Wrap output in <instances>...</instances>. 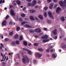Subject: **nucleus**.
Returning a JSON list of instances; mask_svg holds the SVG:
<instances>
[{"mask_svg": "<svg viewBox=\"0 0 66 66\" xmlns=\"http://www.w3.org/2000/svg\"><path fill=\"white\" fill-rule=\"evenodd\" d=\"M21 53L22 55L23 56L22 59V61L23 63L25 64L27 62L29 63V58L26 56L24 55L23 52H21Z\"/></svg>", "mask_w": 66, "mask_h": 66, "instance_id": "f257e3e1", "label": "nucleus"}, {"mask_svg": "<svg viewBox=\"0 0 66 66\" xmlns=\"http://www.w3.org/2000/svg\"><path fill=\"white\" fill-rule=\"evenodd\" d=\"M59 4L60 5V6H62L63 8V7L64 6V5L66 7V0H65L64 2L62 1H60L59 2Z\"/></svg>", "mask_w": 66, "mask_h": 66, "instance_id": "f03ea898", "label": "nucleus"}, {"mask_svg": "<svg viewBox=\"0 0 66 66\" xmlns=\"http://www.w3.org/2000/svg\"><path fill=\"white\" fill-rule=\"evenodd\" d=\"M23 49L24 50H25V51H27L28 53L29 54H30V55H31V54H32V53L31 51L29 50L28 49H27V48H23Z\"/></svg>", "mask_w": 66, "mask_h": 66, "instance_id": "7ed1b4c3", "label": "nucleus"}, {"mask_svg": "<svg viewBox=\"0 0 66 66\" xmlns=\"http://www.w3.org/2000/svg\"><path fill=\"white\" fill-rule=\"evenodd\" d=\"M10 13L11 15L13 16H15V13L14 12V11L13 9H11L10 10Z\"/></svg>", "mask_w": 66, "mask_h": 66, "instance_id": "20e7f679", "label": "nucleus"}, {"mask_svg": "<svg viewBox=\"0 0 66 66\" xmlns=\"http://www.w3.org/2000/svg\"><path fill=\"white\" fill-rule=\"evenodd\" d=\"M61 10V8L60 7H58L56 9V12L58 14L60 13V11Z\"/></svg>", "mask_w": 66, "mask_h": 66, "instance_id": "39448f33", "label": "nucleus"}, {"mask_svg": "<svg viewBox=\"0 0 66 66\" xmlns=\"http://www.w3.org/2000/svg\"><path fill=\"white\" fill-rule=\"evenodd\" d=\"M34 31L37 32V33H40V32H41V30L40 28H37Z\"/></svg>", "mask_w": 66, "mask_h": 66, "instance_id": "423d86ee", "label": "nucleus"}, {"mask_svg": "<svg viewBox=\"0 0 66 66\" xmlns=\"http://www.w3.org/2000/svg\"><path fill=\"white\" fill-rule=\"evenodd\" d=\"M36 56H37L38 57L40 58L41 56H42V54H40L39 53H36Z\"/></svg>", "mask_w": 66, "mask_h": 66, "instance_id": "0eeeda50", "label": "nucleus"}, {"mask_svg": "<svg viewBox=\"0 0 66 66\" xmlns=\"http://www.w3.org/2000/svg\"><path fill=\"white\" fill-rule=\"evenodd\" d=\"M49 41V39H44L42 40L43 43H45L47 42H48Z\"/></svg>", "mask_w": 66, "mask_h": 66, "instance_id": "6e6552de", "label": "nucleus"}, {"mask_svg": "<svg viewBox=\"0 0 66 66\" xmlns=\"http://www.w3.org/2000/svg\"><path fill=\"white\" fill-rule=\"evenodd\" d=\"M53 33L54 35H56V34H57V29H55L53 31Z\"/></svg>", "mask_w": 66, "mask_h": 66, "instance_id": "1a4fd4ad", "label": "nucleus"}, {"mask_svg": "<svg viewBox=\"0 0 66 66\" xmlns=\"http://www.w3.org/2000/svg\"><path fill=\"white\" fill-rule=\"evenodd\" d=\"M48 14L49 15V16L51 18H53V16H52V13H51V12H48Z\"/></svg>", "mask_w": 66, "mask_h": 66, "instance_id": "9d476101", "label": "nucleus"}, {"mask_svg": "<svg viewBox=\"0 0 66 66\" xmlns=\"http://www.w3.org/2000/svg\"><path fill=\"white\" fill-rule=\"evenodd\" d=\"M28 6H33V3H29L28 4Z\"/></svg>", "mask_w": 66, "mask_h": 66, "instance_id": "9b49d317", "label": "nucleus"}, {"mask_svg": "<svg viewBox=\"0 0 66 66\" xmlns=\"http://www.w3.org/2000/svg\"><path fill=\"white\" fill-rule=\"evenodd\" d=\"M60 19L62 21H64L65 20V18L64 16H62L60 17Z\"/></svg>", "mask_w": 66, "mask_h": 66, "instance_id": "f8f14e48", "label": "nucleus"}, {"mask_svg": "<svg viewBox=\"0 0 66 66\" xmlns=\"http://www.w3.org/2000/svg\"><path fill=\"white\" fill-rule=\"evenodd\" d=\"M39 18L41 19V20H43V16L42 15L40 14L39 15Z\"/></svg>", "mask_w": 66, "mask_h": 66, "instance_id": "ddd939ff", "label": "nucleus"}, {"mask_svg": "<svg viewBox=\"0 0 66 66\" xmlns=\"http://www.w3.org/2000/svg\"><path fill=\"white\" fill-rule=\"evenodd\" d=\"M53 4L51 3L50 5V9H52L53 8Z\"/></svg>", "mask_w": 66, "mask_h": 66, "instance_id": "4468645a", "label": "nucleus"}, {"mask_svg": "<svg viewBox=\"0 0 66 66\" xmlns=\"http://www.w3.org/2000/svg\"><path fill=\"white\" fill-rule=\"evenodd\" d=\"M37 3V2L36 0H34L33 1V6H35L36 4V3Z\"/></svg>", "mask_w": 66, "mask_h": 66, "instance_id": "2eb2a0df", "label": "nucleus"}, {"mask_svg": "<svg viewBox=\"0 0 66 66\" xmlns=\"http://www.w3.org/2000/svg\"><path fill=\"white\" fill-rule=\"evenodd\" d=\"M18 35L15 34L14 35V37L15 39H17L18 38Z\"/></svg>", "mask_w": 66, "mask_h": 66, "instance_id": "dca6fc26", "label": "nucleus"}, {"mask_svg": "<svg viewBox=\"0 0 66 66\" xmlns=\"http://www.w3.org/2000/svg\"><path fill=\"white\" fill-rule=\"evenodd\" d=\"M38 50L39 51H41V52H43V51H44V49H43L42 48H38Z\"/></svg>", "mask_w": 66, "mask_h": 66, "instance_id": "f3484780", "label": "nucleus"}, {"mask_svg": "<svg viewBox=\"0 0 66 66\" xmlns=\"http://www.w3.org/2000/svg\"><path fill=\"white\" fill-rule=\"evenodd\" d=\"M6 21H5V20L3 22V23H2V25L5 26V25H6Z\"/></svg>", "mask_w": 66, "mask_h": 66, "instance_id": "a211bd4d", "label": "nucleus"}, {"mask_svg": "<svg viewBox=\"0 0 66 66\" xmlns=\"http://www.w3.org/2000/svg\"><path fill=\"white\" fill-rule=\"evenodd\" d=\"M16 3L18 5H20L21 3V2H20V1L19 0H18L16 1Z\"/></svg>", "mask_w": 66, "mask_h": 66, "instance_id": "6ab92c4d", "label": "nucleus"}, {"mask_svg": "<svg viewBox=\"0 0 66 66\" xmlns=\"http://www.w3.org/2000/svg\"><path fill=\"white\" fill-rule=\"evenodd\" d=\"M22 39H23V37H22L21 35L20 36L19 38L20 41L22 40Z\"/></svg>", "mask_w": 66, "mask_h": 66, "instance_id": "aec40b11", "label": "nucleus"}, {"mask_svg": "<svg viewBox=\"0 0 66 66\" xmlns=\"http://www.w3.org/2000/svg\"><path fill=\"white\" fill-rule=\"evenodd\" d=\"M21 16L22 17H25L26 15H25V14L24 13H22L21 14Z\"/></svg>", "mask_w": 66, "mask_h": 66, "instance_id": "412c9836", "label": "nucleus"}, {"mask_svg": "<svg viewBox=\"0 0 66 66\" xmlns=\"http://www.w3.org/2000/svg\"><path fill=\"white\" fill-rule=\"evenodd\" d=\"M23 44L24 45V46H27V45H28L27 42H25V41L23 42Z\"/></svg>", "mask_w": 66, "mask_h": 66, "instance_id": "4be33fe9", "label": "nucleus"}, {"mask_svg": "<svg viewBox=\"0 0 66 66\" xmlns=\"http://www.w3.org/2000/svg\"><path fill=\"white\" fill-rule=\"evenodd\" d=\"M30 19L31 20H33V16H30Z\"/></svg>", "mask_w": 66, "mask_h": 66, "instance_id": "5701e85b", "label": "nucleus"}, {"mask_svg": "<svg viewBox=\"0 0 66 66\" xmlns=\"http://www.w3.org/2000/svg\"><path fill=\"white\" fill-rule=\"evenodd\" d=\"M47 21V23L49 24H50V23H51L52 22L51 21H50V20H48Z\"/></svg>", "mask_w": 66, "mask_h": 66, "instance_id": "b1692460", "label": "nucleus"}, {"mask_svg": "<svg viewBox=\"0 0 66 66\" xmlns=\"http://www.w3.org/2000/svg\"><path fill=\"white\" fill-rule=\"evenodd\" d=\"M15 43L17 45H19V44H20V42L19 41H15Z\"/></svg>", "mask_w": 66, "mask_h": 66, "instance_id": "393cba45", "label": "nucleus"}, {"mask_svg": "<svg viewBox=\"0 0 66 66\" xmlns=\"http://www.w3.org/2000/svg\"><path fill=\"white\" fill-rule=\"evenodd\" d=\"M1 47H0V49H2V47H4V46H3V44L2 43H1Z\"/></svg>", "mask_w": 66, "mask_h": 66, "instance_id": "a878e982", "label": "nucleus"}, {"mask_svg": "<svg viewBox=\"0 0 66 66\" xmlns=\"http://www.w3.org/2000/svg\"><path fill=\"white\" fill-rule=\"evenodd\" d=\"M34 45L35 46H36L37 47L38 46V43H36L34 44Z\"/></svg>", "mask_w": 66, "mask_h": 66, "instance_id": "bb28decb", "label": "nucleus"}, {"mask_svg": "<svg viewBox=\"0 0 66 66\" xmlns=\"http://www.w3.org/2000/svg\"><path fill=\"white\" fill-rule=\"evenodd\" d=\"M34 64H36L37 63V60H34Z\"/></svg>", "mask_w": 66, "mask_h": 66, "instance_id": "cd10ccee", "label": "nucleus"}, {"mask_svg": "<svg viewBox=\"0 0 66 66\" xmlns=\"http://www.w3.org/2000/svg\"><path fill=\"white\" fill-rule=\"evenodd\" d=\"M24 27H26V28H30V26L26 24L24 26Z\"/></svg>", "mask_w": 66, "mask_h": 66, "instance_id": "c85d7f7f", "label": "nucleus"}, {"mask_svg": "<svg viewBox=\"0 0 66 66\" xmlns=\"http://www.w3.org/2000/svg\"><path fill=\"white\" fill-rule=\"evenodd\" d=\"M16 31H18L19 30H20V27H16Z\"/></svg>", "mask_w": 66, "mask_h": 66, "instance_id": "c756f323", "label": "nucleus"}, {"mask_svg": "<svg viewBox=\"0 0 66 66\" xmlns=\"http://www.w3.org/2000/svg\"><path fill=\"white\" fill-rule=\"evenodd\" d=\"M9 35L10 36H12V35H13V32L12 31V32H10L9 33Z\"/></svg>", "mask_w": 66, "mask_h": 66, "instance_id": "7c9ffc66", "label": "nucleus"}, {"mask_svg": "<svg viewBox=\"0 0 66 66\" xmlns=\"http://www.w3.org/2000/svg\"><path fill=\"white\" fill-rule=\"evenodd\" d=\"M44 9L45 11H46L48 10V7L45 6V7H44Z\"/></svg>", "mask_w": 66, "mask_h": 66, "instance_id": "2f4dec72", "label": "nucleus"}, {"mask_svg": "<svg viewBox=\"0 0 66 66\" xmlns=\"http://www.w3.org/2000/svg\"><path fill=\"white\" fill-rule=\"evenodd\" d=\"M44 15L45 17H47V14L46 12H45L44 13Z\"/></svg>", "mask_w": 66, "mask_h": 66, "instance_id": "473e14b6", "label": "nucleus"}, {"mask_svg": "<svg viewBox=\"0 0 66 66\" xmlns=\"http://www.w3.org/2000/svg\"><path fill=\"white\" fill-rule=\"evenodd\" d=\"M57 4H55V6L54 7V9H55L56 7H57Z\"/></svg>", "mask_w": 66, "mask_h": 66, "instance_id": "72a5a7b5", "label": "nucleus"}, {"mask_svg": "<svg viewBox=\"0 0 66 66\" xmlns=\"http://www.w3.org/2000/svg\"><path fill=\"white\" fill-rule=\"evenodd\" d=\"M48 3H50L52 2V0H47Z\"/></svg>", "mask_w": 66, "mask_h": 66, "instance_id": "f704fd0d", "label": "nucleus"}, {"mask_svg": "<svg viewBox=\"0 0 66 66\" xmlns=\"http://www.w3.org/2000/svg\"><path fill=\"white\" fill-rule=\"evenodd\" d=\"M52 56L54 58H55L56 57V55L54 54H53L52 55Z\"/></svg>", "mask_w": 66, "mask_h": 66, "instance_id": "c9c22d12", "label": "nucleus"}, {"mask_svg": "<svg viewBox=\"0 0 66 66\" xmlns=\"http://www.w3.org/2000/svg\"><path fill=\"white\" fill-rule=\"evenodd\" d=\"M15 20H16V21H18L19 19H18V16H17L16 18H15L14 19Z\"/></svg>", "mask_w": 66, "mask_h": 66, "instance_id": "e433bc0d", "label": "nucleus"}, {"mask_svg": "<svg viewBox=\"0 0 66 66\" xmlns=\"http://www.w3.org/2000/svg\"><path fill=\"white\" fill-rule=\"evenodd\" d=\"M45 39H47L48 38V35H45L44 36Z\"/></svg>", "mask_w": 66, "mask_h": 66, "instance_id": "4c0bfd02", "label": "nucleus"}, {"mask_svg": "<svg viewBox=\"0 0 66 66\" xmlns=\"http://www.w3.org/2000/svg\"><path fill=\"white\" fill-rule=\"evenodd\" d=\"M27 23V22H22L21 24H22V25H23V24H24V23Z\"/></svg>", "mask_w": 66, "mask_h": 66, "instance_id": "58836bf2", "label": "nucleus"}, {"mask_svg": "<svg viewBox=\"0 0 66 66\" xmlns=\"http://www.w3.org/2000/svg\"><path fill=\"white\" fill-rule=\"evenodd\" d=\"M5 40L6 42H8V41H9V39L7 38H6L5 39Z\"/></svg>", "mask_w": 66, "mask_h": 66, "instance_id": "ea45409f", "label": "nucleus"}, {"mask_svg": "<svg viewBox=\"0 0 66 66\" xmlns=\"http://www.w3.org/2000/svg\"><path fill=\"white\" fill-rule=\"evenodd\" d=\"M12 44L13 45V46H15V42H13L12 43Z\"/></svg>", "mask_w": 66, "mask_h": 66, "instance_id": "a19ab883", "label": "nucleus"}, {"mask_svg": "<svg viewBox=\"0 0 66 66\" xmlns=\"http://www.w3.org/2000/svg\"><path fill=\"white\" fill-rule=\"evenodd\" d=\"M30 11L31 13H33V10L31 9L30 10Z\"/></svg>", "mask_w": 66, "mask_h": 66, "instance_id": "79ce46f5", "label": "nucleus"}, {"mask_svg": "<svg viewBox=\"0 0 66 66\" xmlns=\"http://www.w3.org/2000/svg\"><path fill=\"white\" fill-rule=\"evenodd\" d=\"M38 5H36V6L34 7L35 9H38Z\"/></svg>", "mask_w": 66, "mask_h": 66, "instance_id": "37998d69", "label": "nucleus"}, {"mask_svg": "<svg viewBox=\"0 0 66 66\" xmlns=\"http://www.w3.org/2000/svg\"><path fill=\"white\" fill-rule=\"evenodd\" d=\"M54 39H57V36H55L54 37Z\"/></svg>", "mask_w": 66, "mask_h": 66, "instance_id": "c03bdc74", "label": "nucleus"}, {"mask_svg": "<svg viewBox=\"0 0 66 66\" xmlns=\"http://www.w3.org/2000/svg\"><path fill=\"white\" fill-rule=\"evenodd\" d=\"M50 51V50L48 49L46 50V52H49Z\"/></svg>", "mask_w": 66, "mask_h": 66, "instance_id": "a18cd8bd", "label": "nucleus"}, {"mask_svg": "<svg viewBox=\"0 0 66 66\" xmlns=\"http://www.w3.org/2000/svg\"><path fill=\"white\" fill-rule=\"evenodd\" d=\"M9 18V16L7 15L6 17V19H7V18Z\"/></svg>", "mask_w": 66, "mask_h": 66, "instance_id": "49530a36", "label": "nucleus"}, {"mask_svg": "<svg viewBox=\"0 0 66 66\" xmlns=\"http://www.w3.org/2000/svg\"><path fill=\"white\" fill-rule=\"evenodd\" d=\"M53 49H52L51 50V53H53Z\"/></svg>", "mask_w": 66, "mask_h": 66, "instance_id": "de8ad7c7", "label": "nucleus"}, {"mask_svg": "<svg viewBox=\"0 0 66 66\" xmlns=\"http://www.w3.org/2000/svg\"><path fill=\"white\" fill-rule=\"evenodd\" d=\"M41 38L42 39H45V36H42L41 37Z\"/></svg>", "mask_w": 66, "mask_h": 66, "instance_id": "09e8293b", "label": "nucleus"}, {"mask_svg": "<svg viewBox=\"0 0 66 66\" xmlns=\"http://www.w3.org/2000/svg\"><path fill=\"white\" fill-rule=\"evenodd\" d=\"M44 29L46 31H47V28H44Z\"/></svg>", "mask_w": 66, "mask_h": 66, "instance_id": "8fccbe9b", "label": "nucleus"}, {"mask_svg": "<svg viewBox=\"0 0 66 66\" xmlns=\"http://www.w3.org/2000/svg\"><path fill=\"white\" fill-rule=\"evenodd\" d=\"M13 23V22L12 21H10L9 22V24H12Z\"/></svg>", "mask_w": 66, "mask_h": 66, "instance_id": "3c124183", "label": "nucleus"}, {"mask_svg": "<svg viewBox=\"0 0 66 66\" xmlns=\"http://www.w3.org/2000/svg\"><path fill=\"white\" fill-rule=\"evenodd\" d=\"M35 19H36V20H38V18H37V17H35Z\"/></svg>", "mask_w": 66, "mask_h": 66, "instance_id": "603ef678", "label": "nucleus"}, {"mask_svg": "<svg viewBox=\"0 0 66 66\" xmlns=\"http://www.w3.org/2000/svg\"><path fill=\"white\" fill-rule=\"evenodd\" d=\"M19 20H20V21H22V19H21V18H19Z\"/></svg>", "mask_w": 66, "mask_h": 66, "instance_id": "864d4df0", "label": "nucleus"}, {"mask_svg": "<svg viewBox=\"0 0 66 66\" xmlns=\"http://www.w3.org/2000/svg\"><path fill=\"white\" fill-rule=\"evenodd\" d=\"M35 38H37V37H38V36L37 35H35Z\"/></svg>", "mask_w": 66, "mask_h": 66, "instance_id": "5fc2aeb1", "label": "nucleus"}, {"mask_svg": "<svg viewBox=\"0 0 66 66\" xmlns=\"http://www.w3.org/2000/svg\"><path fill=\"white\" fill-rule=\"evenodd\" d=\"M53 1L54 2H55L56 3L57 2V0H53Z\"/></svg>", "mask_w": 66, "mask_h": 66, "instance_id": "6e6d98bb", "label": "nucleus"}, {"mask_svg": "<svg viewBox=\"0 0 66 66\" xmlns=\"http://www.w3.org/2000/svg\"><path fill=\"white\" fill-rule=\"evenodd\" d=\"M26 7H24L23 8V11H24V10H26Z\"/></svg>", "mask_w": 66, "mask_h": 66, "instance_id": "4d7b16f0", "label": "nucleus"}, {"mask_svg": "<svg viewBox=\"0 0 66 66\" xmlns=\"http://www.w3.org/2000/svg\"><path fill=\"white\" fill-rule=\"evenodd\" d=\"M47 57H50V55L49 54H47Z\"/></svg>", "mask_w": 66, "mask_h": 66, "instance_id": "13d9d810", "label": "nucleus"}, {"mask_svg": "<svg viewBox=\"0 0 66 66\" xmlns=\"http://www.w3.org/2000/svg\"><path fill=\"white\" fill-rule=\"evenodd\" d=\"M38 3H39V4H40V1H38Z\"/></svg>", "mask_w": 66, "mask_h": 66, "instance_id": "bf43d9fd", "label": "nucleus"}, {"mask_svg": "<svg viewBox=\"0 0 66 66\" xmlns=\"http://www.w3.org/2000/svg\"><path fill=\"white\" fill-rule=\"evenodd\" d=\"M27 1H28V2H31V0H26Z\"/></svg>", "mask_w": 66, "mask_h": 66, "instance_id": "052dcab7", "label": "nucleus"}, {"mask_svg": "<svg viewBox=\"0 0 66 66\" xmlns=\"http://www.w3.org/2000/svg\"><path fill=\"white\" fill-rule=\"evenodd\" d=\"M2 65H5V63L3 62L2 63Z\"/></svg>", "mask_w": 66, "mask_h": 66, "instance_id": "680f3d73", "label": "nucleus"}, {"mask_svg": "<svg viewBox=\"0 0 66 66\" xmlns=\"http://www.w3.org/2000/svg\"><path fill=\"white\" fill-rule=\"evenodd\" d=\"M50 49H52V48H53V46H50Z\"/></svg>", "mask_w": 66, "mask_h": 66, "instance_id": "e2e57ef3", "label": "nucleus"}, {"mask_svg": "<svg viewBox=\"0 0 66 66\" xmlns=\"http://www.w3.org/2000/svg\"><path fill=\"white\" fill-rule=\"evenodd\" d=\"M31 45H32V44H31L29 43L28 44V46H31Z\"/></svg>", "mask_w": 66, "mask_h": 66, "instance_id": "0e129e2a", "label": "nucleus"}, {"mask_svg": "<svg viewBox=\"0 0 66 66\" xmlns=\"http://www.w3.org/2000/svg\"><path fill=\"white\" fill-rule=\"evenodd\" d=\"M2 0H1L0 1V4H1L2 3Z\"/></svg>", "mask_w": 66, "mask_h": 66, "instance_id": "69168bd1", "label": "nucleus"}, {"mask_svg": "<svg viewBox=\"0 0 66 66\" xmlns=\"http://www.w3.org/2000/svg\"><path fill=\"white\" fill-rule=\"evenodd\" d=\"M35 12H36V11L35 10H33V13H35Z\"/></svg>", "mask_w": 66, "mask_h": 66, "instance_id": "338daca9", "label": "nucleus"}, {"mask_svg": "<svg viewBox=\"0 0 66 66\" xmlns=\"http://www.w3.org/2000/svg\"><path fill=\"white\" fill-rule=\"evenodd\" d=\"M64 41H66V37H65V38L64 39Z\"/></svg>", "mask_w": 66, "mask_h": 66, "instance_id": "774afa93", "label": "nucleus"}]
</instances>
